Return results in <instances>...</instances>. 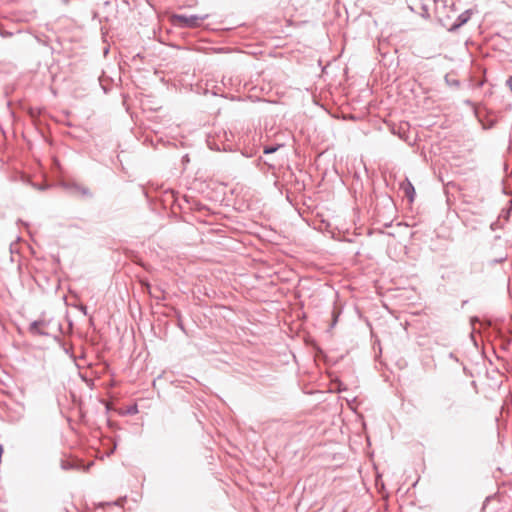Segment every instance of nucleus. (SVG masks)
Here are the masks:
<instances>
[{
	"instance_id": "2",
	"label": "nucleus",
	"mask_w": 512,
	"mask_h": 512,
	"mask_svg": "<svg viewBox=\"0 0 512 512\" xmlns=\"http://www.w3.org/2000/svg\"><path fill=\"white\" fill-rule=\"evenodd\" d=\"M47 325L48 322L44 319L35 320L29 325L28 330L33 335L48 336L49 333L45 331Z\"/></svg>"
},
{
	"instance_id": "6",
	"label": "nucleus",
	"mask_w": 512,
	"mask_h": 512,
	"mask_svg": "<svg viewBox=\"0 0 512 512\" xmlns=\"http://www.w3.org/2000/svg\"><path fill=\"white\" fill-rule=\"evenodd\" d=\"M147 292L150 294L151 297L157 299V300H163L164 296H162V292L159 288H152L150 284H145Z\"/></svg>"
},
{
	"instance_id": "9",
	"label": "nucleus",
	"mask_w": 512,
	"mask_h": 512,
	"mask_svg": "<svg viewBox=\"0 0 512 512\" xmlns=\"http://www.w3.org/2000/svg\"><path fill=\"white\" fill-rule=\"evenodd\" d=\"M73 467H74L73 464H71L70 462L64 461V460L61 461V468L63 470H69V469H72Z\"/></svg>"
},
{
	"instance_id": "12",
	"label": "nucleus",
	"mask_w": 512,
	"mask_h": 512,
	"mask_svg": "<svg viewBox=\"0 0 512 512\" xmlns=\"http://www.w3.org/2000/svg\"><path fill=\"white\" fill-rule=\"evenodd\" d=\"M136 412H137V407H136V406H134V407H132V408H130V409L128 410V413H129V414H133V413H136Z\"/></svg>"
},
{
	"instance_id": "3",
	"label": "nucleus",
	"mask_w": 512,
	"mask_h": 512,
	"mask_svg": "<svg viewBox=\"0 0 512 512\" xmlns=\"http://www.w3.org/2000/svg\"><path fill=\"white\" fill-rule=\"evenodd\" d=\"M471 15H472V10H470V9L465 10L464 12H462L457 17L455 22L451 25V27L449 28V31H451V32L456 31L461 26L465 25L470 20Z\"/></svg>"
},
{
	"instance_id": "11",
	"label": "nucleus",
	"mask_w": 512,
	"mask_h": 512,
	"mask_svg": "<svg viewBox=\"0 0 512 512\" xmlns=\"http://www.w3.org/2000/svg\"><path fill=\"white\" fill-rule=\"evenodd\" d=\"M506 83H507L508 87L510 88V90L512 92V76L507 79Z\"/></svg>"
},
{
	"instance_id": "13",
	"label": "nucleus",
	"mask_w": 512,
	"mask_h": 512,
	"mask_svg": "<svg viewBox=\"0 0 512 512\" xmlns=\"http://www.w3.org/2000/svg\"><path fill=\"white\" fill-rule=\"evenodd\" d=\"M448 84L450 85H455V86H459V81L458 80H453V81H449Z\"/></svg>"
},
{
	"instance_id": "5",
	"label": "nucleus",
	"mask_w": 512,
	"mask_h": 512,
	"mask_svg": "<svg viewBox=\"0 0 512 512\" xmlns=\"http://www.w3.org/2000/svg\"><path fill=\"white\" fill-rule=\"evenodd\" d=\"M66 189H69L71 190L72 192H79L81 193L83 196H86V197H91L92 196V193L91 191L89 190V188L87 187H84V186H80L76 183H72V184H65L64 185Z\"/></svg>"
},
{
	"instance_id": "7",
	"label": "nucleus",
	"mask_w": 512,
	"mask_h": 512,
	"mask_svg": "<svg viewBox=\"0 0 512 512\" xmlns=\"http://www.w3.org/2000/svg\"><path fill=\"white\" fill-rule=\"evenodd\" d=\"M282 145H272V146H266L264 147V154H272L276 152Z\"/></svg>"
},
{
	"instance_id": "14",
	"label": "nucleus",
	"mask_w": 512,
	"mask_h": 512,
	"mask_svg": "<svg viewBox=\"0 0 512 512\" xmlns=\"http://www.w3.org/2000/svg\"><path fill=\"white\" fill-rule=\"evenodd\" d=\"M124 501H125V498L119 499L118 501L115 502V505L121 506Z\"/></svg>"
},
{
	"instance_id": "1",
	"label": "nucleus",
	"mask_w": 512,
	"mask_h": 512,
	"mask_svg": "<svg viewBox=\"0 0 512 512\" xmlns=\"http://www.w3.org/2000/svg\"><path fill=\"white\" fill-rule=\"evenodd\" d=\"M207 18V15H176V19L181 23L182 27L193 28L197 27L199 23Z\"/></svg>"
},
{
	"instance_id": "4",
	"label": "nucleus",
	"mask_w": 512,
	"mask_h": 512,
	"mask_svg": "<svg viewBox=\"0 0 512 512\" xmlns=\"http://www.w3.org/2000/svg\"><path fill=\"white\" fill-rule=\"evenodd\" d=\"M401 189H402L405 197H407L410 202H413L414 201V197H415V188L411 184V182L406 180L403 183H401Z\"/></svg>"
},
{
	"instance_id": "8",
	"label": "nucleus",
	"mask_w": 512,
	"mask_h": 512,
	"mask_svg": "<svg viewBox=\"0 0 512 512\" xmlns=\"http://www.w3.org/2000/svg\"><path fill=\"white\" fill-rule=\"evenodd\" d=\"M339 314H340V311H337L336 309H333V311H332L331 328H333L336 325V323L338 321Z\"/></svg>"
},
{
	"instance_id": "15",
	"label": "nucleus",
	"mask_w": 512,
	"mask_h": 512,
	"mask_svg": "<svg viewBox=\"0 0 512 512\" xmlns=\"http://www.w3.org/2000/svg\"><path fill=\"white\" fill-rule=\"evenodd\" d=\"M80 310L86 315L87 314V307L86 306H81L80 307Z\"/></svg>"
},
{
	"instance_id": "10",
	"label": "nucleus",
	"mask_w": 512,
	"mask_h": 512,
	"mask_svg": "<svg viewBox=\"0 0 512 512\" xmlns=\"http://www.w3.org/2000/svg\"><path fill=\"white\" fill-rule=\"evenodd\" d=\"M449 358H450V359H452V360H454V361H456V362H458V361H459L458 357H457L454 353H452V352H451V353H449Z\"/></svg>"
},
{
	"instance_id": "16",
	"label": "nucleus",
	"mask_w": 512,
	"mask_h": 512,
	"mask_svg": "<svg viewBox=\"0 0 512 512\" xmlns=\"http://www.w3.org/2000/svg\"><path fill=\"white\" fill-rule=\"evenodd\" d=\"M115 449H116V445L113 446V449L110 453H113Z\"/></svg>"
}]
</instances>
